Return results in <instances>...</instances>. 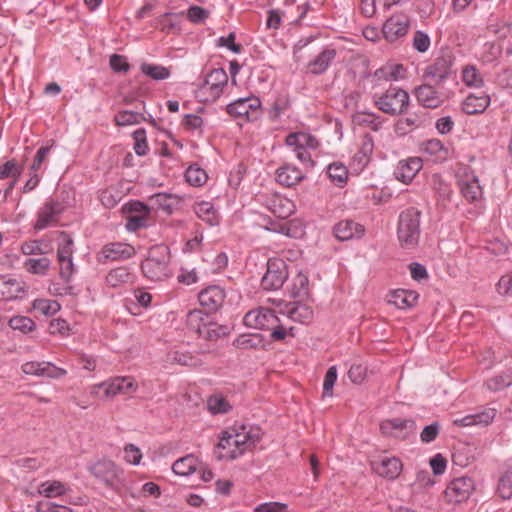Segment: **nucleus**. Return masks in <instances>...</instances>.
<instances>
[{
    "mask_svg": "<svg viewBox=\"0 0 512 512\" xmlns=\"http://www.w3.org/2000/svg\"><path fill=\"white\" fill-rule=\"evenodd\" d=\"M23 168L22 166H19L16 162V160L12 159L7 162H5L0 167V179H6V178H12V179H18L20 175L22 174Z\"/></svg>",
    "mask_w": 512,
    "mask_h": 512,
    "instance_id": "53",
    "label": "nucleus"
},
{
    "mask_svg": "<svg viewBox=\"0 0 512 512\" xmlns=\"http://www.w3.org/2000/svg\"><path fill=\"white\" fill-rule=\"evenodd\" d=\"M409 25V17L403 13H397L385 21L382 32L386 40L393 42L407 34Z\"/></svg>",
    "mask_w": 512,
    "mask_h": 512,
    "instance_id": "10",
    "label": "nucleus"
},
{
    "mask_svg": "<svg viewBox=\"0 0 512 512\" xmlns=\"http://www.w3.org/2000/svg\"><path fill=\"white\" fill-rule=\"evenodd\" d=\"M336 57V50L333 48L324 49L317 57L308 64L309 71L314 75L324 73Z\"/></svg>",
    "mask_w": 512,
    "mask_h": 512,
    "instance_id": "31",
    "label": "nucleus"
},
{
    "mask_svg": "<svg viewBox=\"0 0 512 512\" xmlns=\"http://www.w3.org/2000/svg\"><path fill=\"white\" fill-rule=\"evenodd\" d=\"M450 73L451 69L449 62L444 58H439L426 68L424 77L428 79L430 83L436 85L445 80Z\"/></svg>",
    "mask_w": 512,
    "mask_h": 512,
    "instance_id": "23",
    "label": "nucleus"
},
{
    "mask_svg": "<svg viewBox=\"0 0 512 512\" xmlns=\"http://www.w3.org/2000/svg\"><path fill=\"white\" fill-rule=\"evenodd\" d=\"M197 460L193 455H187L174 462L172 470L180 476H188L196 469Z\"/></svg>",
    "mask_w": 512,
    "mask_h": 512,
    "instance_id": "42",
    "label": "nucleus"
},
{
    "mask_svg": "<svg viewBox=\"0 0 512 512\" xmlns=\"http://www.w3.org/2000/svg\"><path fill=\"white\" fill-rule=\"evenodd\" d=\"M308 284L309 280L307 276L302 273H299L293 279V284L291 288V296L293 298H304L308 295Z\"/></svg>",
    "mask_w": 512,
    "mask_h": 512,
    "instance_id": "49",
    "label": "nucleus"
},
{
    "mask_svg": "<svg viewBox=\"0 0 512 512\" xmlns=\"http://www.w3.org/2000/svg\"><path fill=\"white\" fill-rule=\"evenodd\" d=\"M462 194L468 201H475L482 196V187L475 175H465L459 181Z\"/></svg>",
    "mask_w": 512,
    "mask_h": 512,
    "instance_id": "30",
    "label": "nucleus"
},
{
    "mask_svg": "<svg viewBox=\"0 0 512 512\" xmlns=\"http://www.w3.org/2000/svg\"><path fill=\"white\" fill-rule=\"evenodd\" d=\"M140 69L144 75L156 81L165 80L170 76V70L162 65L142 63Z\"/></svg>",
    "mask_w": 512,
    "mask_h": 512,
    "instance_id": "46",
    "label": "nucleus"
},
{
    "mask_svg": "<svg viewBox=\"0 0 512 512\" xmlns=\"http://www.w3.org/2000/svg\"><path fill=\"white\" fill-rule=\"evenodd\" d=\"M169 261V248L165 245H156L149 249L147 258L142 262L141 269L148 279L163 281L171 276Z\"/></svg>",
    "mask_w": 512,
    "mask_h": 512,
    "instance_id": "3",
    "label": "nucleus"
},
{
    "mask_svg": "<svg viewBox=\"0 0 512 512\" xmlns=\"http://www.w3.org/2000/svg\"><path fill=\"white\" fill-rule=\"evenodd\" d=\"M170 359L173 364H179L191 368H196L203 364L202 360L190 351H173L170 354Z\"/></svg>",
    "mask_w": 512,
    "mask_h": 512,
    "instance_id": "38",
    "label": "nucleus"
},
{
    "mask_svg": "<svg viewBox=\"0 0 512 512\" xmlns=\"http://www.w3.org/2000/svg\"><path fill=\"white\" fill-rule=\"evenodd\" d=\"M210 321L207 314L201 310L189 311L186 317V324L189 330L195 332L200 336L203 329L206 327V323Z\"/></svg>",
    "mask_w": 512,
    "mask_h": 512,
    "instance_id": "37",
    "label": "nucleus"
},
{
    "mask_svg": "<svg viewBox=\"0 0 512 512\" xmlns=\"http://www.w3.org/2000/svg\"><path fill=\"white\" fill-rule=\"evenodd\" d=\"M102 254L104 258L113 261L129 258L133 254V247L128 244L112 243L103 248Z\"/></svg>",
    "mask_w": 512,
    "mask_h": 512,
    "instance_id": "34",
    "label": "nucleus"
},
{
    "mask_svg": "<svg viewBox=\"0 0 512 512\" xmlns=\"http://www.w3.org/2000/svg\"><path fill=\"white\" fill-rule=\"evenodd\" d=\"M9 325L13 330H19L23 333H28L35 329V322L25 316H15L11 318Z\"/></svg>",
    "mask_w": 512,
    "mask_h": 512,
    "instance_id": "55",
    "label": "nucleus"
},
{
    "mask_svg": "<svg viewBox=\"0 0 512 512\" xmlns=\"http://www.w3.org/2000/svg\"><path fill=\"white\" fill-rule=\"evenodd\" d=\"M23 292L24 286L20 281L0 275V300H14Z\"/></svg>",
    "mask_w": 512,
    "mask_h": 512,
    "instance_id": "27",
    "label": "nucleus"
},
{
    "mask_svg": "<svg viewBox=\"0 0 512 512\" xmlns=\"http://www.w3.org/2000/svg\"><path fill=\"white\" fill-rule=\"evenodd\" d=\"M33 308L44 315H53L60 310L61 306L55 300L36 299L33 301Z\"/></svg>",
    "mask_w": 512,
    "mask_h": 512,
    "instance_id": "51",
    "label": "nucleus"
},
{
    "mask_svg": "<svg viewBox=\"0 0 512 512\" xmlns=\"http://www.w3.org/2000/svg\"><path fill=\"white\" fill-rule=\"evenodd\" d=\"M186 181L192 186H202L207 181L206 172L199 168L190 166L185 172Z\"/></svg>",
    "mask_w": 512,
    "mask_h": 512,
    "instance_id": "52",
    "label": "nucleus"
},
{
    "mask_svg": "<svg viewBox=\"0 0 512 512\" xmlns=\"http://www.w3.org/2000/svg\"><path fill=\"white\" fill-rule=\"evenodd\" d=\"M288 278L287 265L280 258H271L267 262V270L261 280L264 290L280 289Z\"/></svg>",
    "mask_w": 512,
    "mask_h": 512,
    "instance_id": "5",
    "label": "nucleus"
},
{
    "mask_svg": "<svg viewBox=\"0 0 512 512\" xmlns=\"http://www.w3.org/2000/svg\"><path fill=\"white\" fill-rule=\"evenodd\" d=\"M243 322L247 327L270 331V337L273 341H282L288 334L294 336L292 333L293 327L286 328L276 316L274 310L269 308L260 307L247 312Z\"/></svg>",
    "mask_w": 512,
    "mask_h": 512,
    "instance_id": "1",
    "label": "nucleus"
},
{
    "mask_svg": "<svg viewBox=\"0 0 512 512\" xmlns=\"http://www.w3.org/2000/svg\"><path fill=\"white\" fill-rule=\"evenodd\" d=\"M421 211L415 207L403 210L398 219L397 238L404 249H413L418 245L420 238Z\"/></svg>",
    "mask_w": 512,
    "mask_h": 512,
    "instance_id": "2",
    "label": "nucleus"
},
{
    "mask_svg": "<svg viewBox=\"0 0 512 512\" xmlns=\"http://www.w3.org/2000/svg\"><path fill=\"white\" fill-rule=\"evenodd\" d=\"M327 175L331 182L342 187L348 179V169L341 162H333L327 167Z\"/></svg>",
    "mask_w": 512,
    "mask_h": 512,
    "instance_id": "39",
    "label": "nucleus"
},
{
    "mask_svg": "<svg viewBox=\"0 0 512 512\" xmlns=\"http://www.w3.org/2000/svg\"><path fill=\"white\" fill-rule=\"evenodd\" d=\"M229 329L225 325L209 321L206 323V327L203 329L200 337L208 341H216L226 335H228Z\"/></svg>",
    "mask_w": 512,
    "mask_h": 512,
    "instance_id": "43",
    "label": "nucleus"
},
{
    "mask_svg": "<svg viewBox=\"0 0 512 512\" xmlns=\"http://www.w3.org/2000/svg\"><path fill=\"white\" fill-rule=\"evenodd\" d=\"M366 374L367 368L362 364H353L348 371L349 379L355 384H361L365 380Z\"/></svg>",
    "mask_w": 512,
    "mask_h": 512,
    "instance_id": "61",
    "label": "nucleus"
},
{
    "mask_svg": "<svg viewBox=\"0 0 512 512\" xmlns=\"http://www.w3.org/2000/svg\"><path fill=\"white\" fill-rule=\"evenodd\" d=\"M22 371L26 375L60 378L66 374V371L49 362L30 361L22 365Z\"/></svg>",
    "mask_w": 512,
    "mask_h": 512,
    "instance_id": "13",
    "label": "nucleus"
},
{
    "mask_svg": "<svg viewBox=\"0 0 512 512\" xmlns=\"http://www.w3.org/2000/svg\"><path fill=\"white\" fill-rule=\"evenodd\" d=\"M287 316L294 322L308 324L312 321L314 312L309 305L297 302L288 309Z\"/></svg>",
    "mask_w": 512,
    "mask_h": 512,
    "instance_id": "33",
    "label": "nucleus"
},
{
    "mask_svg": "<svg viewBox=\"0 0 512 512\" xmlns=\"http://www.w3.org/2000/svg\"><path fill=\"white\" fill-rule=\"evenodd\" d=\"M133 138L135 140L134 150L137 155L144 156L147 154L148 145L146 140V132L144 129H137L133 132Z\"/></svg>",
    "mask_w": 512,
    "mask_h": 512,
    "instance_id": "57",
    "label": "nucleus"
},
{
    "mask_svg": "<svg viewBox=\"0 0 512 512\" xmlns=\"http://www.w3.org/2000/svg\"><path fill=\"white\" fill-rule=\"evenodd\" d=\"M232 439L231 433L223 432L214 452L218 460H233L242 455L238 444L233 443Z\"/></svg>",
    "mask_w": 512,
    "mask_h": 512,
    "instance_id": "21",
    "label": "nucleus"
},
{
    "mask_svg": "<svg viewBox=\"0 0 512 512\" xmlns=\"http://www.w3.org/2000/svg\"><path fill=\"white\" fill-rule=\"evenodd\" d=\"M261 101L257 97L240 98L227 105V112L236 118L247 121L258 119L261 114Z\"/></svg>",
    "mask_w": 512,
    "mask_h": 512,
    "instance_id": "6",
    "label": "nucleus"
},
{
    "mask_svg": "<svg viewBox=\"0 0 512 512\" xmlns=\"http://www.w3.org/2000/svg\"><path fill=\"white\" fill-rule=\"evenodd\" d=\"M422 168V160L419 157H411L398 163L395 176L401 182L410 183Z\"/></svg>",
    "mask_w": 512,
    "mask_h": 512,
    "instance_id": "20",
    "label": "nucleus"
},
{
    "mask_svg": "<svg viewBox=\"0 0 512 512\" xmlns=\"http://www.w3.org/2000/svg\"><path fill=\"white\" fill-rule=\"evenodd\" d=\"M65 485L60 481H45L38 489V493L46 498H55L62 496L66 493Z\"/></svg>",
    "mask_w": 512,
    "mask_h": 512,
    "instance_id": "41",
    "label": "nucleus"
},
{
    "mask_svg": "<svg viewBox=\"0 0 512 512\" xmlns=\"http://www.w3.org/2000/svg\"><path fill=\"white\" fill-rule=\"evenodd\" d=\"M63 206L59 202H47L38 212L37 221L34 225L36 230H43L58 221Z\"/></svg>",
    "mask_w": 512,
    "mask_h": 512,
    "instance_id": "15",
    "label": "nucleus"
},
{
    "mask_svg": "<svg viewBox=\"0 0 512 512\" xmlns=\"http://www.w3.org/2000/svg\"><path fill=\"white\" fill-rule=\"evenodd\" d=\"M125 460L133 465H138L142 459V453L138 447L133 444H127L124 447Z\"/></svg>",
    "mask_w": 512,
    "mask_h": 512,
    "instance_id": "63",
    "label": "nucleus"
},
{
    "mask_svg": "<svg viewBox=\"0 0 512 512\" xmlns=\"http://www.w3.org/2000/svg\"><path fill=\"white\" fill-rule=\"evenodd\" d=\"M267 209L276 217L286 219L295 211V204L288 198L273 194L266 199Z\"/></svg>",
    "mask_w": 512,
    "mask_h": 512,
    "instance_id": "16",
    "label": "nucleus"
},
{
    "mask_svg": "<svg viewBox=\"0 0 512 512\" xmlns=\"http://www.w3.org/2000/svg\"><path fill=\"white\" fill-rule=\"evenodd\" d=\"M512 385V373H501L489 378L485 382V387L491 392L502 391Z\"/></svg>",
    "mask_w": 512,
    "mask_h": 512,
    "instance_id": "44",
    "label": "nucleus"
},
{
    "mask_svg": "<svg viewBox=\"0 0 512 512\" xmlns=\"http://www.w3.org/2000/svg\"><path fill=\"white\" fill-rule=\"evenodd\" d=\"M104 390L107 398H113L116 395H127L136 392L137 384L130 376L114 377L98 385Z\"/></svg>",
    "mask_w": 512,
    "mask_h": 512,
    "instance_id": "9",
    "label": "nucleus"
},
{
    "mask_svg": "<svg viewBox=\"0 0 512 512\" xmlns=\"http://www.w3.org/2000/svg\"><path fill=\"white\" fill-rule=\"evenodd\" d=\"M490 104V96L482 93V95L470 94L463 102L462 110L468 115L483 113Z\"/></svg>",
    "mask_w": 512,
    "mask_h": 512,
    "instance_id": "29",
    "label": "nucleus"
},
{
    "mask_svg": "<svg viewBox=\"0 0 512 512\" xmlns=\"http://www.w3.org/2000/svg\"><path fill=\"white\" fill-rule=\"evenodd\" d=\"M150 200L158 206V208L163 211L171 214L174 207L178 205L180 199L179 197L167 194V193H157L150 197Z\"/></svg>",
    "mask_w": 512,
    "mask_h": 512,
    "instance_id": "40",
    "label": "nucleus"
},
{
    "mask_svg": "<svg viewBox=\"0 0 512 512\" xmlns=\"http://www.w3.org/2000/svg\"><path fill=\"white\" fill-rule=\"evenodd\" d=\"M372 469L381 477L395 480L403 469L401 460L397 457L383 456L371 462Z\"/></svg>",
    "mask_w": 512,
    "mask_h": 512,
    "instance_id": "11",
    "label": "nucleus"
},
{
    "mask_svg": "<svg viewBox=\"0 0 512 512\" xmlns=\"http://www.w3.org/2000/svg\"><path fill=\"white\" fill-rule=\"evenodd\" d=\"M61 243L57 249V260L73 259V239L62 231L60 232Z\"/></svg>",
    "mask_w": 512,
    "mask_h": 512,
    "instance_id": "47",
    "label": "nucleus"
},
{
    "mask_svg": "<svg viewBox=\"0 0 512 512\" xmlns=\"http://www.w3.org/2000/svg\"><path fill=\"white\" fill-rule=\"evenodd\" d=\"M90 473L102 481L108 487H114L119 481L121 470L117 465L107 459H102L95 462L89 468Z\"/></svg>",
    "mask_w": 512,
    "mask_h": 512,
    "instance_id": "8",
    "label": "nucleus"
},
{
    "mask_svg": "<svg viewBox=\"0 0 512 512\" xmlns=\"http://www.w3.org/2000/svg\"><path fill=\"white\" fill-rule=\"evenodd\" d=\"M381 71L385 73V79L389 81H397L406 77V69L402 64H390Z\"/></svg>",
    "mask_w": 512,
    "mask_h": 512,
    "instance_id": "56",
    "label": "nucleus"
},
{
    "mask_svg": "<svg viewBox=\"0 0 512 512\" xmlns=\"http://www.w3.org/2000/svg\"><path fill=\"white\" fill-rule=\"evenodd\" d=\"M463 82L470 87H481L483 79L474 66H466L462 71Z\"/></svg>",
    "mask_w": 512,
    "mask_h": 512,
    "instance_id": "54",
    "label": "nucleus"
},
{
    "mask_svg": "<svg viewBox=\"0 0 512 512\" xmlns=\"http://www.w3.org/2000/svg\"><path fill=\"white\" fill-rule=\"evenodd\" d=\"M132 282V274L127 267H117L106 275V283L112 288L121 287Z\"/></svg>",
    "mask_w": 512,
    "mask_h": 512,
    "instance_id": "35",
    "label": "nucleus"
},
{
    "mask_svg": "<svg viewBox=\"0 0 512 512\" xmlns=\"http://www.w3.org/2000/svg\"><path fill=\"white\" fill-rule=\"evenodd\" d=\"M429 46H430L429 36L422 31H417L413 38L414 49H416L418 52L423 53L428 50Z\"/></svg>",
    "mask_w": 512,
    "mask_h": 512,
    "instance_id": "64",
    "label": "nucleus"
},
{
    "mask_svg": "<svg viewBox=\"0 0 512 512\" xmlns=\"http://www.w3.org/2000/svg\"><path fill=\"white\" fill-rule=\"evenodd\" d=\"M109 64H110L111 69L117 73H119V72L127 73L130 69V65L127 62L126 57L123 55H119V54H112L110 56Z\"/></svg>",
    "mask_w": 512,
    "mask_h": 512,
    "instance_id": "60",
    "label": "nucleus"
},
{
    "mask_svg": "<svg viewBox=\"0 0 512 512\" xmlns=\"http://www.w3.org/2000/svg\"><path fill=\"white\" fill-rule=\"evenodd\" d=\"M414 94L419 104L425 108L435 109L443 103L441 95L436 91L431 83L416 87Z\"/></svg>",
    "mask_w": 512,
    "mask_h": 512,
    "instance_id": "19",
    "label": "nucleus"
},
{
    "mask_svg": "<svg viewBox=\"0 0 512 512\" xmlns=\"http://www.w3.org/2000/svg\"><path fill=\"white\" fill-rule=\"evenodd\" d=\"M498 493L503 499L512 497V467H509L499 479Z\"/></svg>",
    "mask_w": 512,
    "mask_h": 512,
    "instance_id": "50",
    "label": "nucleus"
},
{
    "mask_svg": "<svg viewBox=\"0 0 512 512\" xmlns=\"http://www.w3.org/2000/svg\"><path fill=\"white\" fill-rule=\"evenodd\" d=\"M227 82L228 76L224 69H213L206 76L202 89L210 92L213 98H218L221 95L223 88L224 86H226Z\"/></svg>",
    "mask_w": 512,
    "mask_h": 512,
    "instance_id": "18",
    "label": "nucleus"
},
{
    "mask_svg": "<svg viewBox=\"0 0 512 512\" xmlns=\"http://www.w3.org/2000/svg\"><path fill=\"white\" fill-rule=\"evenodd\" d=\"M304 173L297 167L285 164L279 167L276 171V180L279 184L285 187H292L303 180Z\"/></svg>",
    "mask_w": 512,
    "mask_h": 512,
    "instance_id": "24",
    "label": "nucleus"
},
{
    "mask_svg": "<svg viewBox=\"0 0 512 512\" xmlns=\"http://www.w3.org/2000/svg\"><path fill=\"white\" fill-rule=\"evenodd\" d=\"M233 443L238 444L241 453L252 449L262 438V431L259 427L242 426L239 430L231 433Z\"/></svg>",
    "mask_w": 512,
    "mask_h": 512,
    "instance_id": "12",
    "label": "nucleus"
},
{
    "mask_svg": "<svg viewBox=\"0 0 512 512\" xmlns=\"http://www.w3.org/2000/svg\"><path fill=\"white\" fill-rule=\"evenodd\" d=\"M254 512H288V505L281 502H265L257 505Z\"/></svg>",
    "mask_w": 512,
    "mask_h": 512,
    "instance_id": "62",
    "label": "nucleus"
},
{
    "mask_svg": "<svg viewBox=\"0 0 512 512\" xmlns=\"http://www.w3.org/2000/svg\"><path fill=\"white\" fill-rule=\"evenodd\" d=\"M225 297V291L216 285L203 289L198 295L200 305L208 312H216L222 307Z\"/></svg>",
    "mask_w": 512,
    "mask_h": 512,
    "instance_id": "14",
    "label": "nucleus"
},
{
    "mask_svg": "<svg viewBox=\"0 0 512 512\" xmlns=\"http://www.w3.org/2000/svg\"><path fill=\"white\" fill-rule=\"evenodd\" d=\"M374 142L369 134H365L360 143V147L357 153L353 157V162L356 163L359 169H362L370 160V156L373 153Z\"/></svg>",
    "mask_w": 512,
    "mask_h": 512,
    "instance_id": "32",
    "label": "nucleus"
},
{
    "mask_svg": "<svg viewBox=\"0 0 512 512\" xmlns=\"http://www.w3.org/2000/svg\"><path fill=\"white\" fill-rule=\"evenodd\" d=\"M380 429L383 434L391 435L397 438H405L407 433L416 429L413 420L392 419L381 423Z\"/></svg>",
    "mask_w": 512,
    "mask_h": 512,
    "instance_id": "17",
    "label": "nucleus"
},
{
    "mask_svg": "<svg viewBox=\"0 0 512 512\" xmlns=\"http://www.w3.org/2000/svg\"><path fill=\"white\" fill-rule=\"evenodd\" d=\"M496 413H497L496 409L487 408L482 412L467 415L461 419H456V420H454V424L459 427L472 426V425L486 426L494 420Z\"/></svg>",
    "mask_w": 512,
    "mask_h": 512,
    "instance_id": "25",
    "label": "nucleus"
},
{
    "mask_svg": "<svg viewBox=\"0 0 512 512\" xmlns=\"http://www.w3.org/2000/svg\"><path fill=\"white\" fill-rule=\"evenodd\" d=\"M418 297L415 291L398 289L389 294L388 302L398 309H408L417 303Z\"/></svg>",
    "mask_w": 512,
    "mask_h": 512,
    "instance_id": "28",
    "label": "nucleus"
},
{
    "mask_svg": "<svg viewBox=\"0 0 512 512\" xmlns=\"http://www.w3.org/2000/svg\"><path fill=\"white\" fill-rule=\"evenodd\" d=\"M364 227L352 220H343L334 227V234L337 239L347 241L353 238H360L364 234Z\"/></svg>",
    "mask_w": 512,
    "mask_h": 512,
    "instance_id": "22",
    "label": "nucleus"
},
{
    "mask_svg": "<svg viewBox=\"0 0 512 512\" xmlns=\"http://www.w3.org/2000/svg\"><path fill=\"white\" fill-rule=\"evenodd\" d=\"M421 151L435 162H443L449 156V149L439 139H429L421 144Z\"/></svg>",
    "mask_w": 512,
    "mask_h": 512,
    "instance_id": "26",
    "label": "nucleus"
},
{
    "mask_svg": "<svg viewBox=\"0 0 512 512\" xmlns=\"http://www.w3.org/2000/svg\"><path fill=\"white\" fill-rule=\"evenodd\" d=\"M373 102L383 113L397 116L407 111L410 97L406 90L391 85L384 92L375 94Z\"/></svg>",
    "mask_w": 512,
    "mask_h": 512,
    "instance_id": "4",
    "label": "nucleus"
},
{
    "mask_svg": "<svg viewBox=\"0 0 512 512\" xmlns=\"http://www.w3.org/2000/svg\"><path fill=\"white\" fill-rule=\"evenodd\" d=\"M144 120H145V117H144L143 113L138 112V111H129V110L120 111L114 117V121L117 126H127V125L139 124L140 122H142Z\"/></svg>",
    "mask_w": 512,
    "mask_h": 512,
    "instance_id": "45",
    "label": "nucleus"
},
{
    "mask_svg": "<svg viewBox=\"0 0 512 512\" xmlns=\"http://www.w3.org/2000/svg\"><path fill=\"white\" fill-rule=\"evenodd\" d=\"M337 380V369L335 366H331L326 374H325V378H324V383H323V395L324 396H328V397H331L332 394H333V386L335 384Z\"/></svg>",
    "mask_w": 512,
    "mask_h": 512,
    "instance_id": "59",
    "label": "nucleus"
},
{
    "mask_svg": "<svg viewBox=\"0 0 512 512\" xmlns=\"http://www.w3.org/2000/svg\"><path fill=\"white\" fill-rule=\"evenodd\" d=\"M475 486L469 477L456 478L449 483L444 494L449 503L459 504L469 499Z\"/></svg>",
    "mask_w": 512,
    "mask_h": 512,
    "instance_id": "7",
    "label": "nucleus"
},
{
    "mask_svg": "<svg viewBox=\"0 0 512 512\" xmlns=\"http://www.w3.org/2000/svg\"><path fill=\"white\" fill-rule=\"evenodd\" d=\"M210 12L200 6H190L187 10V18L195 24L204 23Z\"/></svg>",
    "mask_w": 512,
    "mask_h": 512,
    "instance_id": "58",
    "label": "nucleus"
},
{
    "mask_svg": "<svg viewBox=\"0 0 512 512\" xmlns=\"http://www.w3.org/2000/svg\"><path fill=\"white\" fill-rule=\"evenodd\" d=\"M194 212L199 219L205 221L210 226H215L219 223L218 213L210 202L196 204Z\"/></svg>",
    "mask_w": 512,
    "mask_h": 512,
    "instance_id": "36",
    "label": "nucleus"
},
{
    "mask_svg": "<svg viewBox=\"0 0 512 512\" xmlns=\"http://www.w3.org/2000/svg\"><path fill=\"white\" fill-rule=\"evenodd\" d=\"M50 260L43 258H30L24 262L25 269L32 274L45 275L50 267Z\"/></svg>",
    "mask_w": 512,
    "mask_h": 512,
    "instance_id": "48",
    "label": "nucleus"
}]
</instances>
